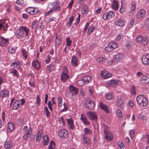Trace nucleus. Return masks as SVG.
<instances>
[{
  "instance_id": "1",
  "label": "nucleus",
  "mask_w": 149,
  "mask_h": 149,
  "mask_svg": "<svg viewBox=\"0 0 149 149\" xmlns=\"http://www.w3.org/2000/svg\"><path fill=\"white\" fill-rule=\"evenodd\" d=\"M30 32V29L26 26H21L17 29L15 33V36L17 39H19L23 37L27 36Z\"/></svg>"
},
{
  "instance_id": "2",
  "label": "nucleus",
  "mask_w": 149,
  "mask_h": 149,
  "mask_svg": "<svg viewBox=\"0 0 149 149\" xmlns=\"http://www.w3.org/2000/svg\"><path fill=\"white\" fill-rule=\"evenodd\" d=\"M137 103L142 107L147 106L148 103L146 97L143 95H139L136 98Z\"/></svg>"
},
{
  "instance_id": "3",
  "label": "nucleus",
  "mask_w": 149,
  "mask_h": 149,
  "mask_svg": "<svg viewBox=\"0 0 149 149\" xmlns=\"http://www.w3.org/2000/svg\"><path fill=\"white\" fill-rule=\"evenodd\" d=\"M136 42L138 43H141L143 45H146L148 42V40L147 37H143L139 35L136 38Z\"/></svg>"
},
{
  "instance_id": "4",
  "label": "nucleus",
  "mask_w": 149,
  "mask_h": 149,
  "mask_svg": "<svg viewBox=\"0 0 149 149\" xmlns=\"http://www.w3.org/2000/svg\"><path fill=\"white\" fill-rule=\"evenodd\" d=\"M115 13L113 11H110L103 15L102 18L104 20L110 19L114 16Z\"/></svg>"
},
{
  "instance_id": "5",
  "label": "nucleus",
  "mask_w": 149,
  "mask_h": 149,
  "mask_svg": "<svg viewBox=\"0 0 149 149\" xmlns=\"http://www.w3.org/2000/svg\"><path fill=\"white\" fill-rule=\"evenodd\" d=\"M87 115L89 119L91 121H96L97 119V116L95 112L93 111H89L87 113Z\"/></svg>"
},
{
  "instance_id": "6",
  "label": "nucleus",
  "mask_w": 149,
  "mask_h": 149,
  "mask_svg": "<svg viewBox=\"0 0 149 149\" xmlns=\"http://www.w3.org/2000/svg\"><path fill=\"white\" fill-rule=\"evenodd\" d=\"M85 105L90 110L93 109L95 107V103L94 101L90 99L86 100Z\"/></svg>"
},
{
  "instance_id": "7",
  "label": "nucleus",
  "mask_w": 149,
  "mask_h": 149,
  "mask_svg": "<svg viewBox=\"0 0 149 149\" xmlns=\"http://www.w3.org/2000/svg\"><path fill=\"white\" fill-rule=\"evenodd\" d=\"M26 11L27 13L31 15H35L38 13L40 11L36 8L33 7H29L26 8Z\"/></svg>"
},
{
  "instance_id": "8",
  "label": "nucleus",
  "mask_w": 149,
  "mask_h": 149,
  "mask_svg": "<svg viewBox=\"0 0 149 149\" xmlns=\"http://www.w3.org/2000/svg\"><path fill=\"white\" fill-rule=\"evenodd\" d=\"M146 11L143 9H141L137 12V17L139 19H143L144 18L146 15Z\"/></svg>"
},
{
  "instance_id": "9",
  "label": "nucleus",
  "mask_w": 149,
  "mask_h": 149,
  "mask_svg": "<svg viewBox=\"0 0 149 149\" xmlns=\"http://www.w3.org/2000/svg\"><path fill=\"white\" fill-rule=\"evenodd\" d=\"M59 136L62 139H66L68 136V132L65 129H61L58 132Z\"/></svg>"
},
{
  "instance_id": "10",
  "label": "nucleus",
  "mask_w": 149,
  "mask_h": 149,
  "mask_svg": "<svg viewBox=\"0 0 149 149\" xmlns=\"http://www.w3.org/2000/svg\"><path fill=\"white\" fill-rule=\"evenodd\" d=\"M0 39V45L2 47H5L9 43V38H6L2 36H1Z\"/></svg>"
},
{
  "instance_id": "11",
  "label": "nucleus",
  "mask_w": 149,
  "mask_h": 149,
  "mask_svg": "<svg viewBox=\"0 0 149 149\" xmlns=\"http://www.w3.org/2000/svg\"><path fill=\"white\" fill-rule=\"evenodd\" d=\"M9 92L5 89H3L0 91V97L3 99V98L8 97Z\"/></svg>"
},
{
  "instance_id": "12",
  "label": "nucleus",
  "mask_w": 149,
  "mask_h": 149,
  "mask_svg": "<svg viewBox=\"0 0 149 149\" xmlns=\"http://www.w3.org/2000/svg\"><path fill=\"white\" fill-rule=\"evenodd\" d=\"M82 141L84 143L87 145L90 144L91 142V139L85 134L82 135Z\"/></svg>"
},
{
  "instance_id": "13",
  "label": "nucleus",
  "mask_w": 149,
  "mask_h": 149,
  "mask_svg": "<svg viewBox=\"0 0 149 149\" xmlns=\"http://www.w3.org/2000/svg\"><path fill=\"white\" fill-rule=\"evenodd\" d=\"M42 144L44 146L47 145L49 141V139L47 135L44 136L42 137Z\"/></svg>"
},
{
  "instance_id": "14",
  "label": "nucleus",
  "mask_w": 149,
  "mask_h": 149,
  "mask_svg": "<svg viewBox=\"0 0 149 149\" xmlns=\"http://www.w3.org/2000/svg\"><path fill=\"white\" fill-rule=\"evenodd\" d=\"M142 61L144 64L149 65V54L143 55L142 57Z\"/></svg>"
},
{
  "instance_id": "15",
  "label": "nucleus",
  "mask_w": 149,
  "mask_h": 149,
  "mask_svg": "<svg viewBox=\"0 0 149 149\" xmlns=\"http://www.w3.org/2000/svg\"><path fill=\"white\" fill-rule=\"evenodd\" d=\"M69 76L66 72H63L61 74V81L64 82L69 78Z\"/></svg>"
},
{
  "instance_id": "16",
  "label": "nucleus",
  "mask_w": 149,
  "mask_h": 149,
  "mask_svg": "<svg viewBox=\"0 0 149 149\" xmlns=\"http://www.w3.org/2000/svg\"><path fill=\"white\" fill-rule=\"evenodd\" d=\"M66 121L69 126V128L72 130L74 129L75 127V126L73 122L72 119L71 118L67 119Z\"/></svg>"
},
{
  "instance_id": "17",
  "label": "nucleus",
  "mask_w": 149,
  "mask_h": 149,
  "mask_svg": "<svg viewBox=\"0 0 149 149\" xmlns=\"http://www.w3.org/2000/svg\"><path fill=\"white\" fill-rule=\"evenodd\" d=\"M114 23L117 26H121L124 25L125 22L124 20L122 19H118L115 21Z\"/></svg>"
},
{
  "instance_id": "18",
  "label": "nucleus",
  "mask_w": 149,
  "mask_h": 149,
  "mask_svg": "<svg viewBox=\"0 0 149 149\" xmlns=\"http://www.w3.org/2000/svg\"><path fill=\"white\" fill-rule=\"evenodd\" d=\"M101 75L102 77L104 79H108L111 77V74L107 73L106 71H102L101 73Z\"/></svg>"
},
{
  "instance_id": "19",
  "label": "nucleus",
  "mask_w": 149,
  "mask_h": 149,
  "mask_svg": "<svg viewBox=\"0 0 149 149\" xmlns=\"http://www.w3.org/2000/svg\"><path fill=\"white\" fill-rule=\"evenodd\" d=\"M33 66L37 70L39 69L40 68V64L37 60H35L32 63Z\"/></svg>"
},
{
  "instance_id": "20",
  "label": "nucleus",
  "mask_w": 149,
  "mask_h": 149,
  "mask_svg": "<svg viewBox=\"0 0 149 149\" xmlns=\"http://www.w3.org/2000/svg\"><path fill=\"white\" fill-rule=\"evenodd\" d=\"M12 146L13 143L10 140H6L4 143V146L6 149L10 148Z\"/></svg>"
},
{
  "instance_id": "21",
  "label": "nucleus",
  "mask_w": 149,
  "mask_h": 149,
  "mask_svg": "<svg viewBox=\"0 0 149 149\" xmlns=\"http://www.w3.org/2000/svg\"><path fill=\"white\" fill-rule=\"evenodd\" d=\"M42 134V131L41 129H39L36 133V140L37 142L40 141Z\"/></svg>"
},
{
  "instance_id": "22",
  "label": "nucleus",
  "mask_w": 149,
  "mask_h": 149,
  "mask_svg": "<svg viewBox=\"0 0 149 149\" xmlns=\"http://www.w3.org/2000/svg\"><path fill=\"white\" fill-rule=\"evenodd\" d=\"M70 91L72 93V95H75L78 93V89L73 86H71L70 87Z\"/></svg>"
},
{
  "instance_id": "23",
  "label": "nucleus",
  "mask_w": 149,
  "mask_h": 149,
  "mask_svg": "<svg viewBox=\"0 0 149 149\" xmlns=\"http://www.w3.org/2000/svg\"><path fill=\"white\" fill-rule=\"evenodd\" d=\"M111 8L114 10H117L118 9V3L116 0H113V3L111 5Z\"/></svg>"
},
{
  "instance_id": "24",
  "label": "nucleus",
  "mask_w": 149,
  "mask_h": 149,
  "mask_svg": "<svg viewBox=\"0 0 149 149\" xmlns=\"http://www.w3.org/2000/svg\"><path fill=\"white\" fill-rule=\"evenodd\" d=\"M105 137V139L108 141H111L112 140L113 136L111 133L108 131L106 132V133H104Z\"/></svg>"
},
{
  "instance_id": "25",
  "label": "nucleus",
  "mask_w": 149,
  "mask_h": 149,
  "mask_svg": "<svg viewBox=\"0 0 149 149\" xmlns=\"http://www.w3.org/2000/svg\"><path fill=\"white\" fill-rule=\"evenodd\" d=\"M21 63L19 61H14L11 65V66L13 68H17L18 69L21 68Z\"/></svg>"
},
{
  "instance_id": "26",
  "label": "nucleus",
  "mask_w": 149,
  "mask_h": 149,
  "mask_svg": "<svg viewBox=\"0 0 149 149\" xmlns=\"http://www.w3.org/2000/svg\"><path fill=\"white\" fill-rule=\"evenodd\" d=\"M117 105L123 109L124 108V104L121 98H118L116 101Z\"/></svg>"
},
{
  "instance_id": "27",
  "label": "nucleus",
  "mask_w": 149,
  "mask_h": 149,
  "mask_svg": "<svg viewBox=\"0 0 149 149\" xmlns=\"http://www.w3.org/2000/svg\"><path fill=\"white\" fill-rule=\"evenodd\" d=\"M100 107L101 109L104 110L106 113H109V110L108 108V107L105 104H103L102 102H100Z\"/></svg>"
},
{
  "instance_id": "28",
  "label": "nucleus",
  "mask_w": 149,
  "mask_h": 149,
  "mask_svg": "<svg viewBox=\"0 0 149 149\" xmlns=\"http://www.w3.org/2000/svg\"><path fill=\"white\" fill-rule=\"evenodd\" d=\"M123 58V56L121 54H119L116 55L114 57V60L116 62H119L121 61Z\"/></svg>"
},
{
  "instance_id": "29",
  "label": "nucleus",
  "mask_w": 149,
  "mask_h": 149,
  "mask_svg": "<svg viewBox=\"0 0 149 149\" xmlns=\"http://www.w3.org/2000/svg\"><path fill=\"white\" fill-rule=\"evenodd\" d=\"M15 125L12 122H9L8 123V131L9 132H11L14 129Z\"/></svg>"
},
{
  "instance_id": "30",
  "label": "nucleus",
  "mask_w": 149,
  "mask_h": 149,
  "mask_svg": "<svg viewBox=\"0 0 149 149\" xmlns=\"http://www.w3.org/2000/svg\"><path fill=\"white\" fill-rule=\"evenodd\" d=\"M20 105V102L19 100H16L13 103L12 108L14 110L18 109Z\"/></svg>"
},
{
  "instance_id": "31",
  "label": "nucleus",
  "mask_w": 149,
  "mask_h": 149,
  "mask_svg": "<svg viewBox=\"0 0 149 149\" xmlns=\"http://www.w3.org/2000/svg\"><path fill=\"white\" fill-rule=\"evenodd\" d=\"M141 81L142 83L145 84L149 83V78L146 75L143 76L141 77Z\"/></svg>"
},
{
  "instance_id": "32",
  "label": "nucleus",
  "mask_w": 149,
  "mask_h": 149,
  "mask_svg": "<svg viewBox=\"0 0 149 149\" xmlns=\"http://www.w3.org/2000/svg\"><path fill=\"white\" fill-rule=\"evenodd\" d=\"M32 129L31 127H30L28 130L27 133L25 134L23 136V138L24 139L26 140L29 137L31 134Z\"/></svg>"
},
{
  "instance_id": "33",
  "label": "nucleus",
  "mask_w": 149,
  "mask_h": 149,
  "mask_svg": "<svg viewBox=\"0 0 149 149\" xmlns=\"http://www.w3.org/2000/svg\"><path fill=\"white\" fill-rule=\"evenodd\" d=\"M118 82V81H116L115 80L112 79L109 81L107 83L109 86H111L113 85L117 84Z\"/></svg>"
},
{
  "instance_id": "34",
  "label": "nucleus",
  "mask_w": 149,
  "mask_h": 149,
  "mask_svg": "<svg viewBox=\"0 0 149 149\" xmlns=\"http://www.w3.org/2000/svg\"><path fill=\"white\" fill-rule=\"evenodd\" d=\"M88 11V9L87 6L86 5L84 6L81 9V13L83 14H87Z\"/></svg>"
},
{
  "instance_id": "35",
  "label": "nucleus",
  "mask_w": 149,
  "mask_h": 149,
  "mask_svg": "<svg viewBox=\"0 0 149 149\" xmlns=\"http://www.w3.org/2000/svg\"><path fill=\"white\" fill-rule=\"evenodd\" d=\"M130 8V13L132 14H134L135 12L136 9V5L134 4H132L131 5Z\"/></svg>"
},
{
  "instance_id": "36",
  "label": "nucleus",
  "mask_w": 149,
  "mask_h": 149,
  "mask_svg": "<svg viewBox=\"0 0 149 149\" xmlns=\"http://www.w3.org/2000/svg\"><path fill=\"white\" fill-rule=\"evenodd\" d=\"M107 57H99L97 59V62L99 63H103L107 60Z\"/></svg>"
},
{
  "instance_id": "37",
  "label": "nucleus",
  "mask_w": 149,
  "mask_h": 149,
  "mask_svg": "<svg viewBox=\"0 0 149 149\" xmlns=\"http://www.w3.org/2000/svg\"><path fill=\"white\" fill-rule=\"evenodd\" d=\"M82 78L85 84L89 83L91 79V77L89 76H85Z\"/></svg>"
},
{
  "instance_id": "38",
  "label": "nucleus",
  "mask_w": 149,
  "mask_h": 149,
  "mask_svg": "<svg viewBox=\"0 0 149 149\" xmlns=\"http://www.w3.org/2000/svg\"><path fill=\"white\" fill-rule=\"evenodd\" d=\"M72 65L75 66L77 67V58L75 57H73L71 60Z\"/></svg>"
},
{
  "instance_id": "39",
  "label": "nucleus",
  "mask_w": 149,
  "mask_h": 149,
  "mask_svg": "<svg viewBox=\"0 0 149 149\" xmlns=\"http://www.w3.org/2000/svg\"><path fill=\"white\" fill-rule=\"evenodd\" d=\"M55 143L51 140L49 143L48 149H55Z\"/></svg>"
},
{
  "instance_id": "40",
  "label": "nucleus",
  "mask_w": 149,
  "mask_h": 149,
  "mask_svg": "<svg viewBox=\"0 0 149 149\" xmlns=\"http://www.w3.org/2000/svg\"><path fill=\"white\" fill-rule=\"evenodd\" d=\"M84 134H83L85 135L88 134H92V131L91 130L87 128H85L84 130Z\"/></svg>"
},
{
  "instance_id": "41",
  "label": "nucleus",
  "mask_w": 149,
  "mask_h": 149,
  "mask_svg": "<svg viewBox=\"0 0 149 149\" xmlns=\"http://www.w3.org/2000/svg\"><path fill=\"white\" fill-rule=\"evenodd\" d=\"M104 49L105 51L107 52H111L113 50L112 47H111V45L109 44Z\"/></svg>"
},
{
  "instance_id": "42",
  "label": "nucleus",
  "mask_w": 149,
  "mask_h": 149,
  "mask_svg": "<svg viewBox=\"0 0 149 149\" xmlns=\"http://www.w3.org/2000/svg\"><path fill=\"white\" fill-rule=\"evenodd\" d=\"M22 54L23 56L26 59H27L28 55L27 52L25 49H22Z\"/></svg>"
},
{
  "instance_id": "43",
  "label": "nucleus",
  "mask_w": 149,
  "mask_h": 149,
  "mask_svg": "<svg viewBox=\"0 0 149 149\" xmlns=\"http://www.w3.org/2000/svg\"><path fill=\"white\" fill-rule=\"evenodd\" d=\"M105 97L106 99L109 100H112L113 98L112 95L110 93H106L105 95Z\"/></svg>"
},
{
  "instance_id": "44",
  "label": "nucleus",
  "mask_w": 149,
  "mask_h": 149,
  "mask_svg": "<svg viewBox=\"0 0 149 149\" xmlns=\"http://www.w3.org/2000/svg\"><path fill=\"white\" fill-rule=\"evenodd\" d=\"M108 127L104 124H103L102 125L101 129L102 131H104V133H106L108 131Z\"/></svg>"
},
{
  "instance_id": "45",
  "label": "nucleus",
  "mask_w": 149,
  "mask_h": 149,
  "mask_svg": "<svg viewBox=\"0 0 149 149\" xmlns=\"http://www.w3.org/2000/svg\"><path fill=\"white\" fill-rule=\"evenodd\" d=\"M10 73L13 74L14 76L18 77L19 76L17 70L15 69H13L10 72Z\"/></svg>"
},
{
  "instance_id": "46",
  "label": "nucleus",
  "mask_w": 149,
  "mask_h": 149,
  "mask_svg": "<svg viewBox=\"0 0 149 149\" xmlns=\"http://www.w3.org/2000/svg\"><path fill=\"white\" fill-rule=\"evenodd\" d=\"M74 19V17L72 16L69 18V22L67 24V26L70 27Z\"/></svg>"
},
{
  "instance_id": "47",
  "label": "nucleus",
  "mask_w": 149,
  "mask_h": 149,
  "mask_svg": "<svg viewBox=\"0 0 149 149\" xmlns=\"http://www.w3.org/2000/svg\"><path fill=\"white\" fill-rule=\"evenodd\" d=\"M119 11L120 13L123 14L125 12V8L123 6V2H121V6L120 9Z\"/></svg>"
},
{
  "instance_id": "48",
  "label": "nucleus",
  "mask_w": 149,
  "mask_h": 149,
  "mask_svg": "<svg viewBox=\"0 0 149 149\" xmlns=\"http://www.w3.org/2000/svg\"><path fill=\"white\" fill-rule=\"evenodd\" d=\"M95 29V26L92 25L91 26L88 30L87 32L88 34L89 35Z\"/></svg>"
},
{
  "instance_id": "49",
  "label": "nucleus",
  "mask_w": 149,
  "mask_h": 149,
  "mask_svg": "<svg viewBox=\"0 0 149 149\" xmlns=\"http://www.w3.org/2000/svg\"><path fill=\"white\" fill-rule=\"evenodd\" d=\"M58 108L60 107L61 106H62V98L60 97H59L58 98Z\"/></svg>"
},
{
  "instance_id": "50",
  "label": "nucleus",
  "mask_w": 149,
  "mask_h": 149,
  "mask_svg": "<svg viewBox=\"0 0 149 149\" xmlns=\"http://www.w3.org/2000/svg\"><path fill=\"white\" fill-rule=\"evenodd\" d=\"M109 44L111 45V47L113 49H116L118 47V44L115 42H113Z\"/></svg>"
},
{
  "instance_id": "51",
  "label": "nucleus",
  "mask_w": 149,
  "mask_h": 149,
  "mask_svg": "<svg viewBox=\"0 0 149 149\" xmlns=\"http://www.w3.org/2000/svg\"><path fill=\"white\" fill-rule=\"evenodd\" d=\"M77 84L80 86H82L85 84V83L83 81V79L82 78L77 81Z\"/></svg>"
},
{
  "instance_id": "52",
  "label": "nucleus",
  "mask_w": 149,
  "mask_h": 149,
  "mask_svg": "<svg viewBox=\"0 0 149 149\" xmlns=\"http://www.w3.org/2000/svg\"><path fill=\"white\" fill-rule=\"evenodd\" d=\"M44 111L46 112V115L47 116V118L50 115V112L49 111L47 107H45L44 108Z\"/></svg>"
},
{
  "instance_id": "53",
  "label": "nucleus",
  "mask_w": 149,
  "mask_h": 149,
  "mask_svg": "<svg viewBox=\"0 0 149 149\" xmlns=\"http://www.w3.org/2000/svg\"><path fill=\"white\" fill-rule=\"evenodd\" d=\"M134 23V21L133 19H132L128 23V27L129 28H131Z\"/></svg>"
},
{
  "instance_id": "54",
  "label": "nucleus",
  "mask_w": 149,
  "mask_h": 149,
  "mask_svg": "<svg viewBox=\"0 0 149 149\" xmlns=\"http://www.w3.org/2000/svg\"><path fill=\"white\" fill-rule=\"evenodd\" d=\"M66 40L67 46H70L72 43V41L68 37L66 38Z\"/></svg>"
},
{
  "instance_id": "55",
  "label": "nucleus",
  "mask_w": 149,
  "mask_h": 149,
  "mask_svg": "<svg viewBox=\"0 0 149 149\" xmlns=\"http://www.w3.org/2000/svg\"><path fill=\"white\" fill-rule=\"evenodd\" d=\"M47 69L50 72H51L54 69V66L53 65L50 64L47 66Z\"/></svg>"
},
{
  "instance_id": "56",
  "label": "nucleus",
  "mask_w": 149,
  "mask_h": 149,
  "mask_svg": "<svg viewBox=\"0 0 149 149\" xmlns=\"http://www.w3.org/2000/svg\"><path fill=\"white\" fill-rule=\"evenodd\" d=\"M8 51L11 53H13L15 52V50L13 47H10L8 48Z\"/></svg>"
},
{
  "instance_id": "57",
  "label": "nucleus",
  "mask_w": 149,
  "mask_h": 149,
  "mask_svg": "<svg viewBox=\"0 0 149 149\" xmlns=\"http://www.w3.org/2000/svg\"><path fill=\"white\" fill-rule=\"evenodd\" d=\"M118 145L119 146L120 149H123L124 148V144L121 141L119 142L118 143Z\"/></svg>"
},
{
  "instance_id": "58",
  "label": "nucleus",
  "mask_w": 149,
  "mask_h": 149,
  "mask_svg": "<svg viewBox=\"0 0 149 149\" xmlns=\"http://www.w3.org/2000/svg\"><path fill=\"white\" fill-rule=\"evenodd\" d=\"M38 25V21L33 22L32 23V29L35 28Z\"/></svg>"
},
{
  "instance_id": "59",
  "label": "nucleus",
  "mask_w": 149,
  "mask_h": 149,
  "mask_svg": "<svg viewBox=\"0 0 149 149\" xmlns=\"http://www.w3.org/2000/svg\"><path fill=\"white\" fill-rule=\"evenodd\" d=\"M135 87L134 86H132L131 90V93L132 95H135L136 94V92L135 90Z\"/></svg>"
},
{
  "instance_id": "60",
  "label": "nucleus",
  "mask_w": 149,
  "mask_h": 149,
  "mask_svg": "<svg viewBox=\"0 0 149 149\" xmlns=\"http://www.w3.org/2000/svg\"><path fill=\"white\" fill-rule=\"evenodd\" d=\"M40 96L39 95H37L36 99V102L38 104V106H39L40 104L41 99L40 97Z\"/></svg>"
},
{
  "instance_id": "61",
  "label": "nucleus",
  "mask_w": 149,
  "mask_h": 149,
  "mask_svg": "<svg viewBox=\"0 0 149 149\" xmlns=\"http://www.w3.org/2000/svg\"><path fill=\"white\" fill-rule=\"evenodd\" d=\"M117 115L118 117H120L122 116V113L121 111L119 109H118L116 112Z\"/></svg>"
},
{
  "instance_id": "62",
  "label": "nucleus",
  "mask_w": 149,
  "mask_h": 149,
  "mask_svg": "<svg viewBox=\"0 0 149 149\" xmlns=\"http://www.w3.org/2000/svg\"><path fill=\"white\" fill-rule=\"evenodd\" d=\"M56 10V8L54 7V8L50 10H49L47 11L46 13V15H49L50 13L54 11H55Z\"/></svg>"
},
{
  "instance_id": "63",
  "label": "nucleus",
  "mask_w": 149,
  "mask_h": 149,
  "mask_svg": "<svg viewBox=\"0 0 149 149\" xmlns=\"http://www.w3.org/2000/svg\"><path fill=\"white\" fill-rule=\"evenodd\" d=\"M8 27V26L7 25L6 23H5L4 25H3L1 26V28H0V29H1L2 28H3V29L6 31L7 30Z\"/></svg>"
},
{
  "instance_id": "64",
  "label": "nucleus",
  "mask_w": 149,
  "mask_h": 149,
  "mask_svg": "<svg viewBox=\"0 0 149 149\" xmlns=\"http://www.w3.org/2000/svg\"><path fill=\"white\" fill-rule=\"evenodd\" d=\"M18 123L20 125H22L24 124L23 120L22 118H19L18 119Z\"/></svg>"
}]
</instances>
